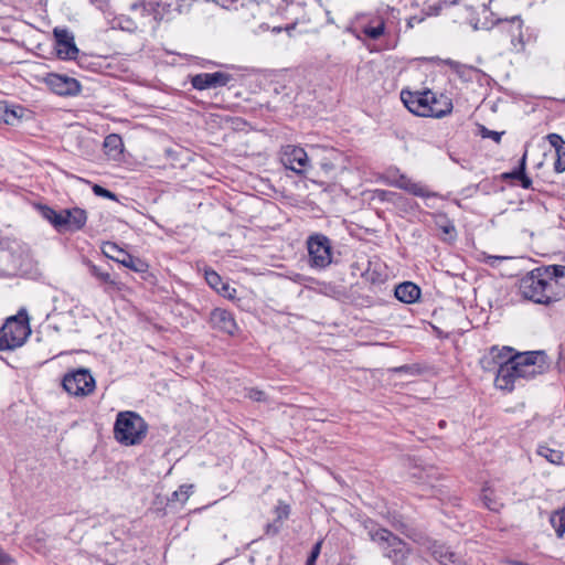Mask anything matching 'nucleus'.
<instances>
[{
    "instance_id": "72a5a7b5",
    "label": "nucleus",
    "mask_w": 565,
    "mask_h": 565,
    "mask_svg": "<svg viewBox=\"0 0 565 565\" xmlns=\"http://www.w3.org/2000/svg\"><path fill=\"white\" fill-rule=\"evenodd\" d=\"M504 132L503 131H494V130H490L488 129L487 127L484 126H481L480 127V135L482 138H490L492 139L493 141H495L497 143H499L501 141V137Z\"/></svg>"
},
{
    "instance_id": "423d86ee",
    "label": "nucleus",
    "mask_w": 565,
    "mask_h": 565,
    "mask_svg": "<svg viewBox=\"0 0 565 565\" xmlns=\"http://www.w3.org/2000/svg\"><path fill=\"white\" fill-rule=\"evenodd\" d=\"M510 355L520 380H533L550 369L547 356L543 351L512 352Z\"/></svg>"
},
{
    "instance_id": "1a4fd4ad",
    "label": "nucleus",
    "mask_w": 565,
    "mask_h": 565,
    "mask_svg": "<svg viewBox=\"0 0 565 565\" xmlns=\"http://www.w3.org/2000/svg\"><path fill=\"white\" fill-rule=\"evenodd\" d=\"M62 385L71 395L86 396L94 391L95 379L87 369H77L64 375Z\"/></svg>"
},
{
    "instance_id": "f8f14e48",
    "label": "nucleus",
    "mask_w": 565,
    "mask_h": 565,
    "mask_svg": "<svg viewBox=\"0 0 565 565\" xmlns=\"http://www.w3.org/2000/svg\"><path fill=\"white\" fill-rule=\"evenodd\" d=\"M280 160L286 169L299 175L305 174L310 167V160L305 149L294 145L282 148Z\"/></svg>"
},
{
    "instance_id": "f3484780",
    "label": "nucleus",
    "mask_w": 565,
    "mask_h": 565,
    "mask_svg": "<svg viewBox=\"0 0 565 565\" xmlns=\"http://www.w3.org/2000/svg\"><path fill=\"white\" fill-rule=\"evenodd\" d=\"M362 277L372 286H381L387 279L386 265L377 257L367 262V267L363 270Z\"/></svg>"
},
{
    "instance_id": "2f4dec72",
    "label": "nucleus",
    "mask_w": 565,
    "mask_h": 565,
    "mask_svg": "<svg viewBox=\"0 0 565 565\" xmlns=\"http://www.w3.org/2000/svg\"><path fill=\"white\" fill-rule=\"evenodd\" d=\"M412 181L413 180L409 179L407 175L398 173V171H396V173L394 174V180L392 181V185L404 191H407Z\"/></svg>"
},
{
    "instance_id": "0eeeda50",
    "label": "nucleus",
    "mask_w": 565,
    "mask_h": 565,
    "mask_svg": "<svg viewBox=\"0 0 565 565\" xmlns=\"http://www.w3.org/2000/svg\"><path fill=\"white\" fill-rule=\"evenodd\" d=\"M512 352L513 349L510 347H503L502 349L492 347L490 350L493 362L499 366L494 380L495 386L508 392H511L515 383L520 381L515 371L516 366H514L510 355Z\"/></svg>"
},
{
    "instance_id": "9d476101",
    "label": "nucleus",
    "mask_w": 565,
    "mask_h": 565,
    "mask_svg": "<svg viewBox=\"0 0 565 565\" xmlns=\"http://www.w3.org/2000/svg\"><path fill=\"white\" fill-rule=\"evenodd\" d=\"M102 252L107 258L121 264L132 271L146 273L148 270L149 266L145 260L124 250L114 242L104 243Z\"/></svg>"
},
{
    "instance_id": "aec40b11",
    "label": "nucleus",
    "mask_w": 565,
    "mask_h": 565,
    "mask_svg": "<svg viewBox=\"0 0 565 565\" xmlns=\"http://www.w3.org/2000/svg\"><path fill=\"white\" fill-rule=\"evenodd\" d=\"M548 143L555 149L556 160L554 170L558 173L565 171V141L558 134H548L546 136Z\"/></svg>"
},
{
    "instance_id": "bb28decb",
    "label": "nucleus",
    "mask_w": 565,
    "mask_h": 565,
    "mask_svg": "<svg viewBox=\"0 0 565 565\" xmlns=\"http://www.w3.org/2000/svg\"><path fill=\"white\" fill-rule=\"evenodd\" d=\"M542 271H544L551 279H547L548 282H555L556 285H564L559 281V279L565 277V266L562 265H552L547 267H541Z\"/></svg>"
},
{
    "instance_id": "c756f323",
    "label": "nucleus",
    "mask_w": 565,
    "mask_h": 565,
    "mask_svg": "<svg viewBox=\"0 0 565 565\" xmlns=\"http://www.w3.org/2000/svg\"><path fill=\"white\" fill-rule=\"evenodd\" d=\"M526 168V152L520 159L519 166L511 172L503 173L504 179H520Z\"/></svg>"
},
{
    "instance_id": "e433bc0d",
    "label": "nucleus",
    "mask_w": 565,
    "mask_h": 565,
    "mask_svg": "<svg viewBox=\"0 0 565 565\" xmlns=\"http://www.w3.org/2000/svg\"><path fill=\"white\" fill-rule=\"evenodd\" d=\"M391 371L394 373H406V374L415 375V374H417L418 370H417L416 365L405 364V365H401L397 367H393Z\"/></svg>"
},
{
    "instance_id": "6e6552de",
    "label": "nucleus",
    "mask_w": 565,
    "mask_h": 565,
    "mask_svg": "<svg viewBox=\"0 0 565 565\" xmlns=\"http://www.w3.org/2000/svg\"><path fill=\"white\" fill-rule=\"evenodd\" d=\"M306 244L312 268L324 269L332 263V244L328 236L315 233L307 238Z\"/></svg>"
},
{
    "instance_id": "c85d7f7f",
    "label": "nucleus",
    "mask_w": 565,
    "mask_h": 565,
    "mask_svg": "<svg viewBox=\"0 0 565 565\" xmlns=\"http://www.w3.org/2000/svg\"><path fill=\"white\" fill-rule=\"evenodd\" d=\"M415 196L419 198H437L438 193L429 191L425 185L419 182L412 181L408 190L406 191Z\"/></svg>"
},
{
    "instance_id": "cd10ccee",
    "label": "nucleus",
    "mask_w": 565,
    "mask_h": 565,
    "mask_svg": "<svg viewBox=\"0 0 565 565\" xmlns=\"http://www.w3.org/2000/svg\"><path fill=\"white\" fill-rule=\"evenodd\" d=\"M550 522L554 527L557 537L562 539L565 533V509L553 513Z\"/></svg>"
},
{
    "instance_id": "20e7f679",
    "label": "nucleus",
    "mask_w": 565,
    "mask_h": 565,
    "mask_svg": "<svg viewBox=\"0 0 565 565\" xmlns=\"http://www.w3.org/2000/svg\"><path fill=\"white\" fill-rule=\"evenodd\" d=\"M401 99L411 113L423 117L441 118L452 109V103L447 98L444 100L445 108H436L437 99L430 90H402Z\"/></svg>"
},
{
    "instance_id": "f03ea898",
    "label": "nucleus",
    "mask_w": 565,
    "mask_h": 565,
    "mask_svg": "<svg viewBox=\"0 0 565 565\" xmlns=\"http://www.w3.org/2000/svg\"><path fill=\"white\" fill-rule=\"evenodd\" d=\"M367 534L370 540L377 545L383 557L394 565H407L412 547L396 534L385 527L372 526Z\"/></svg>"
},
{
    "instance_id": "09e8293b",
    "label": "nucleus",
    "mask_w": 565,
    "mask_h": 565,
    "mask_svg": "<svg viewBox=\"0 0 565 565\" xmlns=\"http://www.w3.org/2000/svg\"><path fill=\"white\" fill-rule=\"evenodd\" d=\"M439 104H440V103L437 100L436 108H440V107H439Z\"/></svg>"
},
{
    "instance_id": "ddd939ff",
    "label": "nucleus",
    "mask_w": 565,
    "mask_h": 565,
    "mask_svg": "<svg viewBox=\"0 0 565 565\" xmlns=\"http://www.w3.org/2000/svg\"><path fill=\"white\" fill-rule=\"evenodd\" d=\"M43 82L52 93L58 96H76L82 88L76 78L56 73L47 74Z\"/></svg>"
},
{
    "instance_id": "412c9836",
    "label": "nucleus",
    "mask_w": 565,
    "mask_h": 565,
    "mask_svg": "<svg viewBox=\"0 0 565 565\" xmlns=\"http://www.w3.org/2000/svg\"><path fill=\"white\" fill-rule=\"evenodd\" d=\"M205 280L207 285L226 298H234L236 290L231 288L227 282H224L222 277L214 270H205Z\"/></svg>"
},
{
    "instance_id": "f257e3e1",
    "label": "nucleus",
    "mask_w": 565,
    "mask_h": 565,
    "mask_svg": "<svg viewBox=\"0 0 565 565\" xmlns=\"http://www.w3.org/2000/svg\"><path fill=\"white\" fill-rule=\"evenodd\" d=\"M551 279L542 268H535L520 279L519 290L524 299L540 305H550L565 296V285L548 282Z\"/></svg>"
},
{
    "instance_id": "49530a36",
    "label": "nucleus",
    "mask_w": 565,
    "mask_h": 565,
    "mask_svg": "<svg viewBox=\"0 0 565 565\" xmlns=\"http://www.w3.org/2000/svg\"><path fill=\"white\" fill-rule=\"evenodd\" d=\"M455 231V227L452 225H449V226H445L444 227V232L446 234H449L450 232H454Z\"/></svg>"
},
{
    "instance_id": "4be33fe9",
    "label": "nucleus",
    "mask_w": 565,
    "mask_h": 565,
    "mask_svg": "<svg viewBox=\"0 0 565 565\" xmlns=\"http://www.w3.org/2000/svg\"><path fill=\"white\" fill-rule=\"evenodd\" d=\"M480 500L482 501L483 507L492 512H499L503 508L501 498L490 486H484L482 488Z\"/></svg>"
},
{
    "instance_id": "4c0bfd02",
    "label": "nucleus",
    "mask_w": 565,
    "mask_h": 565,
    "mask_svg": "<svg viewBox=\"0 0 565 565\" xmlns=\"http://www.w3.org/2000/svg\"><path fill=\"white\" fill-rule=\"evenodd\" d=\"M505 22H510L512 26H515L518 33H521L523 21L520 15H514L510 19H504ZM503 20L498 19L495 23H502Z\"/></svg>"
},
{
    "instance_id": "79ce46f5",
    "label": "nucleus",
    "mask_w": 565,
    "mask_h": 565,
    "mask_svg": "<svg viewBox=\"0 0 565 565\" xmlns=\"http://www.w3.org/2000/svg\"><path fill=\"white\" fill-rule=\"evenodd\" d=\"M520 181V185L523 188V189H530L531 185H532V180L526 175V173L524 172L520 179H518Z\"/></svg>"
},
{
    "instance_id": "de8ad7c7",
    "label": "nucleus",
    "mask_w": 565,
    "mask_h": 565,
    "mask_svg": "<svg viewBox=\"0 0 565 565\" xmlns=\"http://www.w3.org/2000/svg\"><path fill=\"white\" fill-rule=\"evenodd\" d=\"M444 425H445V422H444V420H441V422L439 423V426H441V427H443Z\"/></svg>"
},
{
    "instance_id": "6ab92c4d",
    "label": "nucleus",
    "mask_w": 565,
    "mask_h": 565,
    "mask_svg": "<svg viewBox=\"0 0 565 565\" xmlns=\"http://www.w3.org/2000/svg\"><path fill=\"white\" fill-rule=\"evenodd\" d=\"M394 295L401 302L414 303L420 297V288L412 281H404L394 288Z\"/></svg>"
},
{
    "instance_id": "c9c22d12",
    "label": "nucleus",
    "mask_w": 565,
    "mask_h": 565,
    "mask_svg": "<svg viewBox=\"0 0 565 565\" xmlns=\"http://www.w3.org/2000/svg\"><path fill=\"white\" fill-rule=\"evenodd\" d=\"M321 545H322V542L319 541L317 542L313 547L311 548V552L307 558V564H310V565H315L316 562H317V558L319 557L320 555V552H321Z\"/></svg>"
},
{
    "instance_id": "393cba45",
    "label": "nucleus",
    "mask_w": 565,
    "mask_h": 565,
    "mask_svg": "<svg viewBox=\"0 0 565 565\" xmlns=\"http://www.w3.org/2000/svg\"><path fill=\"white\" fill-rule=\"evenodd\" d=\"M536 454L553 465H564V454L561 450L552 449L545 445H539Z\"/></svg>"
},
{
    "instance_id": "5701e85b",
    "label": "nucleus",
    "mask_w": 565,
    "mask_h": 565,
    "mask_svg": "<svg viewBox=\"0 0 565 565\" xmlns=\"http://www.w3.org/2000/svg\"><path fill=\"white\" fill-rule=\"evenodd\" d=\"M24 116V109L21 106H9L0 104V119L7 125L14 126L21 121Z\"/></svg>"
},
{
    "instance_id": "473e14b6",
    "label": "nucleus",
    "mask_w": 565,
    "mask_h": 565,
    "mask_svg": "<svg viewBox=\"0 0 565 565\" xmlns=\"http://www.w3.org/2000/svg\"><path fill=\"white\" fill-rule=\"evenodd\" d=\"M92 190H93L94 194L97 196L114 200V201L117 200L116 194L114 192L109 191L108 189H106L99 184H94Z\"/></svg>"
},
{
    "instance_id": "2eb2a0df",
    "label": "nucleus",
    "mask_w": 565,
    "mask_h": 565,
    "mask_svg": "<svg viewBox=\"0 0 565 565\" xmlns=\"http://www.w3.org/2000/svg\"><path fill=\"white\" fill-rule=\"evenodd\" d=\"M62 221L57 233L63 234L66 232L74 233L84 228L87 222V212L81 207L63 209Z\"/></svg>"
},
{
    "instance_id": "7c9ffc66",
    "label": "nucleus",
    "mask_w": 565,
    "mask_h": 565,
    "mask_svg": "<svg viewBox=\"0 0 565 565\" xmlns=\"http://www.w3.org/2000/svg\"><path fill=\"white\" fill-rule=\"evenodd\" d=\"M191 490L192 486L190 484L180 486L179 489L172 493L170 501L185 502L191 494Z\"/></svg>"
},
{
    "instance_id": "4468645a",
    "label": "nucleus",
    "mask_w": 565,
    "mask_h": 565,
    "mask_svg": "<svg viewBox=\"0 0 565 565\" xmlns=\"http://www.w3.org/2000/svg\"><path fill=\"white\" fill-rule=\"evenodd\" d=\"M231 81H233V75L228 73H200L191 77V85L194 89L205 90L226 86Z\"/></svg>"
},
{
    "instance_id": "b1692460",
    "label": "nucleus",
    "mask_w": 565,
    "mask_h": 565,
    "mask_svg": "<svg viewBox=\"0 0 565 565\" xmlns=\"http://www.w3.org/2000/svg\"><path fill=\"white\" fill-rule=\"evenodd\" d=\"M38 212L58 232L61 224H63L62 210L56 211L47 205L38 204Z\"/></svg>"
},
{
    "instance_id": "37998d69",
    "label": "nucleus",
    "mask_w": 565,
    "mask_h": 565,
    "mask_svg": "<svg viewBox=\"0 0 565 565\" xmlns=\"http://www.w3.org/2000/svg\"><path fill=\"white\" fill-rule=\"evenodd\" d=\"M109 0H90L92 4H94L99 10H105L108 6Z\"/></svg>"
},
{
    "instance_id": "c03bdc74",
    "label": "nucleus",
    "mask_w": 565,
    "mask_h": 565,
    "mask_svg": "<svg viewBox=\"0 0 565 565\" xmlns=\"http://www.w3.org/2000/svg\"><path fill=\"white\" fill-rule=\"evenodd\" d=\"M507 259V257H503V256H488L487 257V263L491 266L495 265L497 262H501V260H504Z\"/></svg>"
},
{
    "instance_id": "58836bf2",
    "label": "nucleus",
    "mask_w": 565,
    "mask_h": 565,
    "mask_svg": "<svg viewBox=\"0 0 565 565\" xmlns=\"http://www.w3.org/2000/svg\"><path fill=\"white\" fill-rule=\"evenodd\" d=\"M247 396L253 399V401H256V402H265L267 396L265 394V392L260 391V390H257V388H250L248 391V394Z\"/></svg>"
},
{
    "instance_id": "a19ab883",
    "label": "nucleus",
    "mask_w": 565,
    "mask_h": 565,
    "mask_svg": "<svg viewBox=\"0 0 565 565\" xmlns=\"http://www.w3.org/2000/svg\"><path fill=\"white\" fill-rule=\"evenodd\" d=\"M118 143H121V139L117 135H110L105 140L106 147H111V146L116 147Z\"/></svg>"
},
{
    "instance_id": "a211bd4d",
    "label": "nucleus",
    "mask_w": 565,
    "mask_h": 565,
    "mask_svg": "<svg viewBox=\"0 0 565 565\" xmlns=\"http://www.w3.org/2000/svg\"><path fill=\"white\" fill-rule=\"evenodd\" d=\"M385 20L381 15L370 18L360 25V34L370 40H379L385 33Z\"/></svg>"
},
{
    "instance_id": "39448f33",
    "label": "nucleus",
    "mask_w": 565,
    "mask_h": 565,
    "mask_svg": "<svg viewBox=\"0 0 565 565\" xmlns=\"http://www.w3.org/2000/svg\"><path fill=\"white\" fill-rule=\"evenodd\" d=\"M30 319L25 309L7 318L0 328V351L14 350L22 347L31 335Z\"/></svg>"
},
{
    "instance_id": "f704fd0d",
    "label": "nucleus",
    "mask_w": 565,
    "mask_h": 565,
    "mask_svg": "<svg viewBox=\"0 0 565 565\" xmlns=\"http://www.w3.org/2000/svg\"><path fill=\"white\" fill-rule=\"evenodd\" d=\"M275 512L277 514L276 521L281 523L282 520L288 519L289 513H290V508H289L288 504H284V503L280 502L276 507Z\"/></svg>"
},
{
    "instance_id": "a18cd8bd",
    "label": "nucleus",
    "mask_w": 565,
    "mask_h": 565,
    "mask_svg": "<svg viewBox=\"0 0 565 565\" xmlns=\"http://www.w3.org/2000/svg\"><path fill=\"white\" fill-rule=\"evenodd\" d=\"M10 561V557L0 548V565H4Z\"/></svg>"
},
{
    "instance_id": "7ed1b4c3",
    "label": "nucleus",
    "mask_w": 565,
    "mask_h": 565,
    "mask_svg": "<svg viewBox=\"0 0 565 565\" xmlns=\"http://www.w3.org/2000/svg\"><path fill=\"white\" fill-rule=\"evenodd\" d=\"M114 438L124 446L140 445L147 436L148 424L136 412L124 411L116 416Z\"/></svg>"
},
{
    "instance_id": "a878e982",
    "label": "nucleus",
    "mask_w": 565,
    "mask_h": 565,
    "mask_svg": "<svg viewBox=\"0 0 565 565\" xmlns=\"http://www.w3.org/2000/svg\"><path fill=\"white\" fill-rule=\"evenodd\" d=\"M85 264L90 273L96 279H98L103 284L114 285L115 281L111 279L110 274L106 270H103L100 267L93 264L90 260H85Z\"/></svg>"
},
{
    "instance_id": "ea45409f",
    "label": "nucleus",
    "mask_w": 565,
    "mask_h": 565,
    "mask_svg": "<svg viewBox=\"0 0 565 565\" xmlns=\"http://www.w3.org/2000/svg\"><path fill=\"white\" fill-rule=\"evenodd\" d=\"M278 523L279 522H277L276 520L273 523H268L265 529L266 534L271 536L277 535L280 531V524Z\"/></svg>"
},
{
    "instance_id": "dca6fc26",
    "label": "nucleus",
    "mask_w": 565,
    "mask_h": 565,
    "mask_svg": "<svg viewBox=\"0 0 565 565\" xmlns=\"http://www.w3.org/2000/svg\"><path fill=\"white\" fill-rule=\"evenodd\" d=\"M209 322L213 329L231 335H233L237 330V324L233 315L222 308H215L211 311Z\"/></svg>"
},
{
    "instance_id": "9b49d317",
    "label": "nucleus",
    "mask_w": 565,
    "mask_h": 565,
    "mask_svg": "<svg viewBox=\"0 0 565 565\" xmlns=\"http://www.w3.org/2000/svg\"><path fill=\"white\" fill-rule=\"evenodd\" d=\"M54 50L61 60H76L79 62V50L75 44L74 34L66 28H55Z\"/></svg>"
}]
</instances>
